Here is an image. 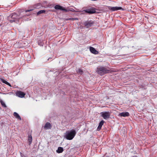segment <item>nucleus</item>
<instances>
[{
	"mask_svg": "<svg viewBox=\"0 0 157 157\" xmlns=\"http://www.w3.org/2000/svg\"><path fill=\"white\" fill-rule=\"evenodd\" d=\"M96 72L101 75H103L105 74L109 73L110 71L105 67L101 66L97 67Z\"/></svg>",
	"mask_w": 157,
	"mask_h": 157,
	"instance_id": "obj_1",
	"label": "nucleus"
},
{
	"mask_svg": "<svg viewBox=\"0 0 157 157\" xmlns=\"http://www.w3.org/2000/svg\"><path fill=\"white\" fill-rule=\"evenodd\" d=\"M76 134V132L74 130L67 131L66 132L65 137L68 140H71L74 137Z\"/></svg>",
	"mask_w": 157,
	"mask_h": 157,
	"instance_id": "obj_2",
	"label": "nucleus"
},
{
	"mask_svg": "<svg viewBox=\"0 0 157 157\" xmlns=\"http://www.w3.org/2000/svg\"><path fill=\"white\" fill-rule=\"evenodd\" d=\"M19 18V16L15 13H13L11 16H10L8 18L10 22H15L17 23L18 21Z\"/></svg>",
	"mask_w": 157,
	"mask_h": 157,
	"instance_id": "obj_3",
	"label": "nucleus"
},
{
	"mask_svg": "<svg viewBox=\"0 0 157 157\" xmlns=\"http://www.w3.org/2000/svg\"><path fill=\"white\" fill-rule=\"evenodd\" d=\"M55 9L57 10H61L65 12H68L69 11H72V12H75V10L73 9H71V10L68 9L67 10L64 7L61 6L59 5H56L54 7Z\"/></svg>",
	"mask_w": 157,
	"mask_h": 157,
	"instance_id": "obj_4",
	"label": "nucleus"
},
{
	"mask_svg": "<svg viewBox=\"0 0 157 157\" xmlns=\"http://www.w3.org/2000/svg\"><path fill=\"white\" fill-rule=\"evenodd\" d=\"M101 116L104 119L107 120L110 117V114L109 112H103L101 113Z\"/></svg>",
	"mask_w": 157,
	"mask_h": 157,
	"instance_id": "obj_5",
	"label": "nucleus"
},
{
	"mask_svg": "<svg viewBox=\"0 0 157 157\" xmlns=\"http://www.w3.org/2000/svg\"><path fill=\"white\" fill-rule=\"evenodd\" d=\"M94 24V21H86L84 25L86 28H89L91 26Z\"/></svg>",
	"mask_w": 157,
	"mask_h": 157,
	"instance_id": "obj_6",
	"label": "nucleus"
},
{
	"mask_svg": "<svg viewBox=\"0 0 157 157\" xmlns=\"http://www.w3.org/2000/svg\"><path fill=\"white\" fill-rule=\"evenodd\" d=\"M109 9L112 11H115L119 10H124V9L121 7H109Z\"/></svg>",
	"mask_w": 157,
	"mask_h": 157,
	"instance_id": "obj_7",
	"label": "nucleus"
},
{
	"mask_svg": "<svg viewBox=\"0 0 157 157\" xmlns=\"http://www.w3.org/2000/svg\"><path fill=\"white\" fill-rule=\"evenodd\" d=\"M16 94L17 96L22 98L24 97L25 94L24 92L21 91H17L16 93Z\"/></svg>",
	"mask_w": 157,
	"mask_h": 157,
	"instance_id": "obj_8",
	"label": "nucleus"
},
{
	"mask_svg": "<svg viewBox=\"0 0 157 157\" xmlns=\"http://www.w3.org/2000/svg\"><path fill=\"white\" fill-rule=\"evenodd\" d=\"M52 125L49 122H47L44 126V129L45 130L51 129L52 128Z\"/></svg>",
	"mask_w": 157,
	"mask_h": 157,
	"instance_id": "obj_9",
	"label": "nucleus"
},
{
	"mask_svg": "<svg viewBox=\"0 0 157 157\" xmlns=\"http://www.w3.org/2000/svg\"><path fill=\"white\" fill-rule=\"evenodd\" d=\"M90 49L91 52L94 54H97L98 53V52L93 47H90Z\"/></svg>",
	"mask_w": 157,
	"mask_h": 157,
	"instance_id": "obj_10",
	"label": "nucleus"
},
{
	"mask_svg": "<svg viewBox=\"0 0 157 157\" xmlns=\"http://www.w3.org/2000/svg\"><path fill=\"white\" fill-rule=\"evenodd\" d=\"M119 115L121 117H128L130 114L128 112H122L119 114Z\"/></svg>",
	"mask_w": 157,
	"mask_h": 157,
	"instance_id": "obj_11",
	"label": "nucleus"
},
{
	"mask_svg": "<svg viewBox=\"0 0 157 157\" xmlns=\"http://www.w3.org/2000/svg\"><path fill=\"white\" fill-rule=\"evenodd\" d=\"M84 11L86 13L92 14L95 13V11L94 10H91V9H87L84 10Z\"/></svg>",
	"mask_w": 157,
	"mask_h": 157,
	"instance_id": "obj_12",
	"label": "nucleus"
},
{
	"mask_svg": "<svg viewBox=\"0 0 157 157\" xmlns=\"http://www.w3.org/2000/svg\"><path fill=\"white\" fill-rule=\"evenodd\" d=\"M13 116L17 119L21 120V118L19 115L16 112H14L13 113Z\"/></svg>",
	"mask_w": 157,
	"mask_h": 157,
	"instance_id": "obj_13",
	"label": "nucleus"
},
{
	"mask_svg": "<svg viewBox=\"0 0 157 157\" xmlns=\"http://www.w3.org/2000/svg\"><path fill=\"white\" fill-rule=\"evenodd\" d=\"M63 151V148L61 147H58L57 150H56V151L58 153H62Z\"/></svg>",
	"mask_w": 157,
	"mask_h": 157,
	"instance_id": "obj_14",
	"label": "nucleus"
},
{
	"mask_svg": "<svg viewBox=\"0 0 157 157\" xmlns=\"http://www.w3.org/2000/svg\"><path fill=\"white\" fill-rule=\"evenodd\" d=\"M104 124V121H101L99 123V126H98L97 129L98 131H99L102 126V125H103Z\"/></svg>",
	"mask_w": 157,
	"mask_h": 157,
	"instance_id": "obj_15",
	"label": "nucleus"
},
{
	"mask_svg": "<svg viewBox=\"0 0 157 157\" xmlns=\"http://www.w3.org/2000/svg\"><path fill=\"white\" fill-rule=\"evenodd\" d=\"M36 7H35L31 6L29 7V9L28 10H26L25 11V12H27L30 11H32Z\"/></svg>",
	"mask_w": 157,
	"mask_h": 157,
	"instance_id": "obj_16",
	"label": "nucleus"
},
{
	"mask_svg": "<svg viewBox=\"0 0 157 157\" xmlns=\"http://www.w3.org/2000/svg\"><path fill=\"white\" fill-rule=\"evenodd\" d=\"M28 140L29 143V145L31 144L32 141V137L31 135H29Z\"/></svg>",
	"mask_w": 157,
	"mask_h": 157,
	"instance_id": "obj_17",
	"label": "nucleus"
},
{
	"mask_svg": "<svg viewBox=\"0 0 157 157\" xmlns=\"http://www.w3.org/2000/svg\"><path fill=\"white\" fill-rule=\"evenodd\" d=\"M1 81L3 83L6 84L9 86H11V85H10V84L7 81H6V80L3 79H1Z\"/></svg>",
	"mask_w": 157,
	"mask_h": 157,
	"instance_id": "obj_18",
	"label": "nucleus"
},
{
	"mask_svg": "<svg viewBox=\"0 0 157 157\" xmlns=\"http://www.w3.org/2000/svg\"><path fill=\"white\" fill-rule=\"evenodd\" d=\"M45 11L44 10H40L37 13V15H38L40 14L41 13H45Z\"/></svg>",
	"mask_w": 157,
	"mask_h": 157,
	"instance_id": "obj_19",
	"label": "nucleus"
},
{
	"mask_svg": "<svg viewBox=\"0 0 157 157\" xmlns=\"http://www.w3.org/2000/svg\"><path fill=\"white\" fill-rule=\"evenodd\" d=\"M0 103H1V104L2 105V106H3V107H6V106L5 103L2 100H0Z\"/></svg>",
	"mask_w": 157,
	"mask_h": 157,
	"instance_id": "obj_20",
	"label": "nucleus"
},
{
	"mask_svg": "<svg viewBox=\"0 0 157 157\" xmlns=\"http://www.w3.org/2000/svg\"><path fill=\"white\" fill-rule=\"evenodd\" d=\"M64 20L65 21H68V20H74L75 19V18H64Z\"/></svg>",
	"mask_w": 157,
	"mask_h": 157,
	"instance_id": "obj_21",
	"label": "nucleus"
},
{
	"mask_svg": "<svg viewBox=\"0 0 157 157\" xmlns=\"http://www.w3.org/2000/svg\"><path fill=\"white\" fill-rule=\"evenodd\" d=\"M78 72L82 74L83 73V71L81 69H79L78 70Z\"/></svg>",
	"mask_w": 157,
	"mask_h": 157,
	"instance_id": "obj_22",
	"label": "nucleus"
}]
</instances>
